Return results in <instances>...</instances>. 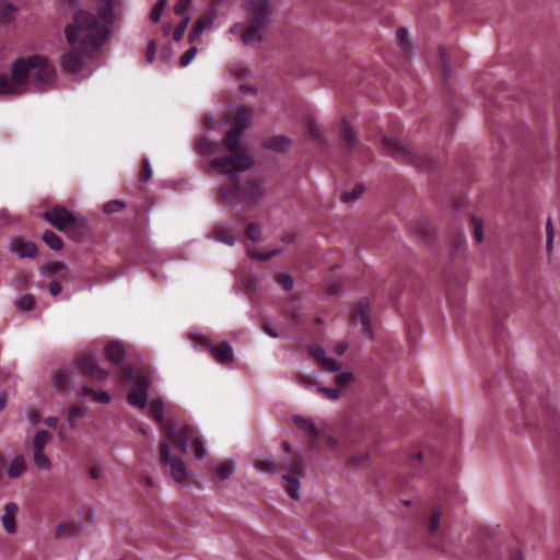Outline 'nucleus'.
I'll list each match as a JSON object with an SVG mask.
<instances>
[{
    "instance_id": "obj_1",
    "label": "nucleus",
    "mask_w": 560,
    "mask_h": 560,
    "mask_svg": "<svg viewBox=\"0 0 560 560\" xmlns=\"http://www.w3.org/2000/svg\"><path fill=\"white\" fill-rule=\"evenodd\" d=\"M74 5L78 0H62ZM121 0H98L97 15L79 11L74 22L67 26L66 36L71 49L61 57V67L65 72L79 73L84 65L85 57H92L109 37L116 11Z\"/></svg>"
},
{
    "instance_id": "obj_2",
    "label": "nucleus",
    "mask_w": 560,
    "mask_h": 560,
    "mask_svg": "<svg viewBox=\"0 0 560 560\" xmlns=\"http://www.w3.org/2000/svg\"><path fill=\"white\" fill-rule=\"evenodd\" d=\"M253 163L250 155L222 156L211 160V166L220 168L233 184V188H221V197L225 205L233 207L244 203L253 207L265 195L264 180L260 177L248 175L241 179V174L248 171Z\"/></svg>"
},
{
    "instance_id": "obj_3",
    "label": "nucleus",
    "mask_w": 560,
    "mask_h": 560,
    "mask_svg": "<svg viewBox=\"0 0 560 560\" xmlns=\"http://www.w3.org/2000/svg\"><path fill=\"white\" fill-rule=\"evenodd\" d=\"M55 69L45 57L20 58L11 66V77L0 73V96L24 93L28 80L38 90H44L55 81Z\"/></svg>"
},
{
    "instance_id": "obj_4",
    "label": "nucleus",
    "mask_w": 560,
    "mask_h": 560,
    "mask_svg": "<svg viewBox=\"0 0 560 560\" xmlns=\"http://www.w3.org/2000/svg\"><path fill=\"white\" fill-rule=\"evenodd\" d=\"M243 9L248 14L247 28L243 30L241 23H234L230 34H241L245 46H255L264 40V34L271 24L272 5L270 0H242Z\"/></svg>"
},
{
    "instance_id": "obj_5",
    "label": "nucleus",
    "mask_w": 560,
    "mask_h": 560,
    "mask_svg": "<svg viewBox=\"0 0 560 560\" xmlns=\"http://www.w3.org/2000/svg\"><path fill=\"white\" fill-rule=\"evenodd\" d=\"M160 457L164 466L168 467L171 477L177 483H182L190 477L186 462L172 454L168 441L162 440L160 443Z\"/></svg>"
},
{
    "instance_id": "obj_6",
    "label": "nucleus",
    "mask_w": 560,
    "mask_h": 560,
    "mask_svg": "<svg viewBox=\"0 0 560 560\" xmlns=\"http://www.w3.org/2000/svg\"><path fill=\"white\" fill-rule=\"evenodd\" d=\"M150 385V378L142 370V409L147 407V416L154 420L159 427L161 433H164V431L171 425V422H166L164 420V401L161 398H153L151 401H148L149 394H148V387Z\"/></svg>"
},
{
    "instance_id": "obj_7",
    "label": "nucleus",
    "mask_w": 560,
    "mask_h": 560,
    "mask_svg": "<svg viewBox=\"0 0 560 560\" xmlns=\"http://www.w3.org/2000/svg\"><path fill=\"white\" fill-rule=\"evenodd\" d=\"M383 152L387 155L410 162L418 167H429L430 163L425 155H420L407 147L401 144L398 140L393 138H384L382 141Z\"/></svg>"
},
{
    "instance_id": "obj_8",
    "label": "nucleus",
    "mask_w": 560,
    "mask_h": 560,
    "mask_svg": "<svg viewBox=\"0 0 560 560\" xmlns=\"http://www.w3.org/2000/svg\"><path fill=\"white\" fill-rule=\"evenodd\" d=\"M117 377L124 385L133 386L127 400L131 406L140 408V374L131 365H125L119 370Z\"/></svg>"
},
{
    "instance_id": "obj_9",
    "label": "nucleus",
    "mask_w": 560,
    "mask_h": 560,
    "mask_svg": "<svg viewBox=\"0 0 560 560\" xmlns=\"http://www.w3.org/2000/svg\"><path fill=\"white\" fill-rule=\"evenodd\" d=\"M162 435L164 436L163 440H171L182 453H186L189 443L191 444L197 438L192 427L185 424L182 428L176 429L173 423L168 425Z\"/></svg>"
},
{
    "instance_id": "obj_10",
    "label": "nucleus",
    "mask_w": 560,
    "mask_h": 560,
    "mask_svg": "<svg viewBox=\"0 0 560 560\" xmlns=\"http://www.w3.org/2000/svg\"><path fill=\"white\" fill-rule=\"evenodd\" d=\"M43 219L59 231H66L75 224L74 214L65 206H55L43 213Z\"/></svg>"
},
{
    "instance_id": "obj_11",
    "label": "nucleus",
    "mask_w": 560,
    "mask_h": 560,
    "mask_svg": "<svg viewBox=\"0 0 560 560\" xmlns=\"http://www.w3.org/2000/svg\"><path fill=\"white\" fill-rule=\"evenodd\" d=\"M81 371L88 375L92 381H105L109 373L101 368L94 355H84L79 361Z\"/></svg>"
},
{
    "instance_id": "obj_12",
    "label": "nucleus",
    "mask_w": 560,
    "mask_h": 560,
    "mask_svg": "<svg viewBox=\"0 0 560 560\" xmlns=\"http://www.w3.org/2000/svg\"><path fill=\"white\" fill-rule=\"evenodd\" d=\"M205 346L219 364L225 365L234 361V351L228 341H223L219 345L208 341Z\"/></svg>"
},
{
    "instance_id": "obj_13",
    "label": "nucleus",
    "mask_w": 560,
    "mask_h": 560,
    "mask_svg": "<svg viewBox=\"0 0 560 560\" xmlns=\"http://www.w3.org/2000/svg\"><path fill=\"white\" fill-rule=\"evenodd\" d=\"M353 322L360 323L362 325L363 332L365 335H368L369 337H372L373 331H372V325H371V320H370V305H369L368 301L363 300L357 304Z\"/></svg>"
},
{
    "instance_id": "obj_14",
    "label": "nucleus",
    "mask_w": 560,
    "mask_h": 560,
    "mask_svg": "<svg viewBox=\"0 0 560 560\" xmlns=\"http://www.w3.org/2000/svg\"><path fill=\"white\" fill-rule=\"evenodd\" d=\"M10 249L21 258H33L37 254V246L22 237H14L10 243Z\"/></svg>"
},
{
    "instance_id": "obj_15",
    "label": "nucleus",
    "mask_w": 560,
    "mask_h": 560,
    "mask_svg": "<svg viewBox=\"0 0 560 560\" xmlns=\"http://www.w3.org/2000/svg\"><path fill=\"white\" fill-rule=\"evenodd\" d=\"M280 469L289 471L291 476L304 477L306 474V466L302 456H295L282 462Z\"/></svg>"
},
{
    "instance_id": "obj_16",
    "label": "nucleus",
    "mask_w": 560,
    "mask_h": 560,
    "mask_svg": "<svg viewBox=\"0 0 560 560\" xmlns=\"http://www.w3.org/2000/svg\"><path fill=\"white\" fill-rule=\"evenodd\" d=\"M292 145L290 138L283 135L273 136L265 141L264 148L277 153L287 152Z\"/></svg>"
},
{
    "instance_id": "obj_17",
    "label": "nucleus",
    "mask_w": 560,
    "mask_h": 560,
    "mask_svg": "<svg viewBox=\"0 0 560 560\" xmlns=\"http://www.w3.org/2000/svg\"><path fill=\"white\" fill-rule=\"evenodd\" d=\"M105 357L113 365L120 364L125 358V349L122 343L118 341H110L105 347Z\"/></svg>"
},
{
    "instance_id": "obj_18",
    "label": "nucleus",
    "mask_w": 560,
    "mask_h": 560,
    "mask_svg": "<svg viewBox=\"0 0 560 560\" xmlns=\"http://www.w3.org/2000/svg\"><path fill=\"white\" fill-rule=\"evenodd\" d=\"M243 131L233 128L229 132H226L223 139V145L231 152L229 156L235 155H246L245 153H240V138Z\"/></svg>"
},
{
    "instance_id": "obj_19",
    "label": "nucleus",
    "mask_w": 560,
    "mask_h": 560,
    "mask_svg": "<svg viewBox=\"0 0 560 560\" xmlns=\"http://www.w3.org/2000/svg\"><path fill=\"white\" fill-rule=\"evenodd\" d=\"M18 511H19V508L13 502H9L4 505V514L1 520H2L4 529L9 534H14L16 532L15 515H16Z\"/></svg>"
},
{
    "instance_id": "obj_20",
    "label": "nucleus",
    "mask_w": 560,
    "mask_h": 560,
    "mask_svg": "<svg viewBox=\"0 0 560 560\" xmlns=\"http://www.w3.org/2000/svg\"><path fill=\"white\" fill-rule=\"evenodd\" d=\"M81 532V524L79 522H66L57 526L55 537L57 539L70 538L77 536Z\"/></svg>"
},
{
    "instance_id": "obj_21",
    "label": "nucleus",
    "mask_w": 560,
    "mask_h": 560,
    "mask_svg": "<svg viewBox=\"0 0 560 560\" xmlns=\"http://www.w3.org/2000/svg\"><path fill=\"white\" fill-rule=\"evenodd\" d=\"M253 118V110L248 107H240L236 112L233 128L245 131L249 126Z\"/></svg>"
},
{
    "instance_id": "obj_22",
    "label": "nucleus",
    "mask_w": 560,
    "mask_h": 560,
    "mask_svg": "<svg viewBox=\"0 0 560 560\" xmlns=\"http://www.w3.org/2000/svg\"><path fill=\"white\" fill-rule=\"evenodd\" d=\"M213 26V19L210 18V16H202L200 19L197 20L189 37H188V42L189 43H195L198 40V38L200 37V35L206 31V30H210L212 28Z\"/></svg>"
},
{
    "instance_id": "obj_23",
    "label": "nucleus",
    "mask_w": 560,
    "mask_h": 560,
    "mask_svg": "<svg viewBox=\"0 0 560 560\" xmlns=\"http://www.w3.org/2000/svg\"><path fill=\"white\" fill-rule=\"evenodd\" d=\"M292 421L299 430H301L314 438H316L318 435V431H317L316 424L313 419L306 418L303 416H294L292 418Z\"/></svg>"
},
{
    "instance_id": "obj_24",
    "label": "nucleus",
    "mask_w": 560,
    "mask_h": 560,
    "mask_svg": "<svg viewBox=\"0 0 560 560\" xmlns=\"http://www.w3.org/2000/svg\"><path fill=\"white\" fill-rule=\"evenodd\" d=\"M340 133L343 143L349 148H354L358 144L355 131L347 120L342 121Z\"/></svg>"
},
{
    "instance_id": "obj_25",
    "label": "nucleus",
    "mask_w": 560,
    "mask_h": 560,
    "mask_svg": "<svg viewBox=\"0 0 560 560\" xmlns=\"http://www.w3.org/2000/svg\"><path fill=\"white\" fill-rule=\"evenodd\" d=\"M300 478L301 477L291 476L289 474L282 475V480L288 482L285 491L290 495V498L295 501L300 500Z\"/></svg>"
},
{
    "instance_id": "obj_26",
    "label": "nucleus",
    "mask_w": 560,
    "mask_h": 560,
    "mask_svg": "<svg viewBox=\"0 0 560 560\" xmlns=\"http://www.w3.org/2000/svg\"><path fill=\"white\" fill-rule=\"evenodd\" d=\"M234 470L235 464L231 460L219 463L211 469L212 474L220 479L229 478L234 472Z\"/></svg>"
},
{
    "instance_id": "obj_27",
    "label": "nucleus",
    "mask_w": 560,
    "mask_h": 560,
    "mask_svg": "<svg viewBox=\"0 0 560 560\" xmlns=\"http://www.w3.org/2000/svg\"><path fill=\"white\" fill-rule=\"evenodd\" d=\"M54 386L58 392H65L70 386V373L67 370H60L54 375Z\"/></svg>"
},
{
    "instance_id": "obj_28",
    "label": "nucleus",
    "mask_w": 560,
    "mask_h": 560,
    "mask_svg": "<svg viewBox=\"0 0 560 560\" xmlns=\"http://www.w3.org/2000/svg\"><path fill=\"white\" fill-rule=\"evenodd\" d=\"M52 435L50 432L40 430L36 432L33 439V448L34 451L44 452L45 446L51 441Z\"/></svg>"
},
{
    "instance_id": "obj_29",
    "label": "nucleus",
    "mask_w": 560,
    "mask_h": 560,
    "mask_svg": "<svg viewBox=\"0 0 560 560\" xmlns=\"http://www.w3.org/2000/svg\"><path fill=\"white\" fill-rule=\"evenodd\" d=\"M26 470V464L22 456L13 458L9 466L8 475L10 478H18Z\"/></svg>"
},
{
    "instance_id": "obj_30",
    "label": "nucleus",
    "mask_w": 560,
    "mask_h": 560,
    "mask_svg": "<svg viewBox=\"0 0 560 560\" xmlns=\"http://www.w3.org/2000/svg\"><path fill=\"white\" fill-rule=\"evenodd\" d=\"M255 468L262 472L276 474L280 470V465H278L272 458L266 457L257 460L255 463Z\"/></svg>"
},
{
    "instance_id": "obj_31",
    "label": "nucleus",
    "mask_w": 560,
    "mask_h": 560,
    "mask_svg": "<svg viewBox=\"0 0 560 560\" xmlns=\"http://www.w3.org/2000/svg\"><path fill=\"white\" fill-rule=\"evenodd\" d=\"M43 241L54 250H59L63 246L62 238L50 230L43 233Z\"/></svg>"
},
{
    "instance_id": "obj_32",
    "label": "nucleus",
    "mask_w": 560,
    "mask_h": 560,
    "mask_svg": "<svg viewBox=\"0 0 560 560\" xmlns=\"http://www.w3.org/2000/svg\"><path fill=\"white\" fill-rule=\"evenodd\" d=\"M0 22L2 24L10 23L16 12V8L13 4L8 3L7 0H0Z\"/></svg>"
},
{
    "instance_id": "obj_33",
    "label": "nucleus",
    "mask_w": 560,
    "mask_h": 560,
    "mask_svg": "<svg viewBox=\"0 0 560 560\" xmlns=\"http://www.w3.org/2000/svg\"><path fill=\"white\" fill-rule=\"evenodd\" d=\"M364 192V187L362 184H357L350 191H345L340 196V200L343 203H349L358 200Z\"/></svg>"
},
{
    "instance_id": "obj_34",
    "label": "nucleus",
    "mask_w": 560,
    "mask_h": 560,
    "mask_svg": "<svg viewBox=\"0 0 560 560\" xmlns=\"http://www.w3.org/2000/svg\"><path fill=\"white\" fill-rule=\"evenodd\" d=\"M408 30L406 27H399L397 30V37L399 40L400 48L404 50V52L407 56H410L412 54V45L410 40L408 39Z\"/></svg>"
},
{
    "instance_id": "obj_35",
    "label": "nucleus",
    "mask_w": 560,
    "mask_h": 560,
    "mask_svg": "<svg viewBox=\"0 0 560 560\" xmlns=\"http://www.w3.org/2000/svg\"><path fill=\"white\" fill-rule=\"evenodd\" d=\"M281 254V250L280 249H271V250H267V252H264V253H260L258 250H255V249H249L248 250V256L252 258V259H255V260H259V261H267L278 255Z\"/></svg>"
},
{
    "instance_id": "obj_36",
    "label": "nucleus",
    "mask_w": 560,
    "mask_h": 560,
    "mask_svg": "<svg viewBox=\"0 0 560 560\" xmlns=\"http://www.w3.org/2000/svg\"><path fill=\"white\" fill-rule=\"evenodd\" d=\"M33 459H34V463L35 465L39 468V469H49L51 467V463H50V459L48 458V456L44 453V452H39V451H34V454H33Z\"/></svg>"
},
{
    "instance_id": "obj_37",
    "label": "nucleus",
    "mask_w": 560,
    "mask_h": 560,
    "mask_svg": "<svg viewBox=\"0 0 560 560\" xmlns=\"http://www.w3.org/2000/svg\"><path fill=\"white\" fill-rule=\"evenodd\" d=\"M247 237L253 242H259L262 240L261 226L257 223H250L246 229Z\"/></svg>"
},
{
    "instance_id": "obj_38",
    "label": "nucleus",
    "mask_w": 560,
    "mask_h": 560,
    "mask_svg": "<svg viewBox=\"0 0 560 560\" xmlns=\"http://www.w3.org/2000/svg\"><path fill=\"white\" fill-rule=\"evenodd\" d=\"M317 393L323 394L330 400H337L340 398L342 390L340 388H330L326 386H317Z\"/></svg>"
},
{
    "instance_id": "obj_39",
    "label": "nucleus",
    "mask_w": 560,
    "mask_h": 560,
    "mask_svg": "<svg viewBox=\"0 0 560 560\" xmlns=\"http://www.w3.org/2000/svg\"><path fill=\"white\" fill-rule=\"evenodd\" d=\"M441 521V511L435 509L432 511L431 516L429 518V533L434 535L440 528Z\"/></svg>"
},
{
    "instance_id": "obj_40",
    "label": "nucleus",
    "mask_w": 560,
    "mask_h": 560,
    "mask_svg": "<svg viewBox=\"0 0 560 560\" xmlns=\"http://www.w3.org/2000/svg\"><path fill=\"white\" fill-rule=\"evenodd\" d=\"M190 18H185L180 23L176 25V27L173 31V39L175 42H179L183 39L184 34L187 30V26L189 24Z\"/></svg>"
},
{
    "instance_id": "obj_41",
    "label": "nucleus",
    "mask_w": 560,
    "mask_h": 560,
    "mask_svg": "<svg viewBox=\"0 0 560 560\" xmlns=\"http://www.w3.org/2000/svg\"><path fill=\"white\" fill-rule=\"evenodd\" d=\"M35 305L34 296L31 294H25L19 299L16 302V306L21 311H31Z\"/></svg>"
},
{
    "instance_id": "obj_42",
    "label": "nucleus",
    "mask_w": 560,
    "mask_h": 560,
    "mask_svg": "<svg viewBox=\"0 0 560 560\" xmlns=\"http://www.w3.org/2000/svg\"><path fill=\"white\" fill-rule=\"evenodd\" d=\"M439 56H440V61H441V65H442V69L444 71L445 75L447 77L451 73L450 52H448V50L446 48L440 47Z\"/></svg>"
},
{
    "instance_id": "obj_43",
    "label": "nucleus",
    "mask_w": 560,
    "mask_h": 560,
    "mask_svg": "<svg viewBox=\"0 0 560 560\" xmlns=\"http://www.w3.org/2000/svg\"><path fill=\"white\" fill-rule=\"evenodd\" d=\"M83 416H84V409L82 407H80L79 405H73L70 408L68 420H69V423L72 429L75 427L77 420Z\"/></svg>"
},
{
    "instance_id": "obj_44",
    "label": "nucleus",
    "mask_w": 560,
    "mask_h": 560,
    "mask_svg": "<svg viewBox=\"0 0 560 560\" xmlns=\"http://www.w3.org/2000/svg\"><path fill=\"white\" fill-rule=\"evenodd\" d=\"M277 282L287 291H291L294 287V279L288 273L277 275Z\"/></svg>"
},
{
    "instance_id": "obj_45",
    "label": "nucleus",
    "mask_w": 560,
    "mask_h": 560,
    "mask_svg": "<svg viewBox=\"0 0 560 560\" xmlns=\"http://www.w3.org/2000/svg\"><path fill=\"white\" fill-rule=\"evenodd\" d=\"M191 445L194 447L196 458L205 459L208 453L205 443L200 439L196 438Z\"/></svg>"
},
{
    "instance_id": "obj_46",
    "label": "nucleus",
    "mask_w": 560,
    "mask_h": 560,
    "mask_svg": "<svg viewBox=\"0 0 560 560\" xmlns=\"http://www.w3.org/2000/svg\"><path fill=\"white\" fill-rule=\"evenodd\" d=\"M165 4H166V0H159L154 8L152 9L151 13H150V19L152 22H158L160 21L161 19V15H162V12L165 8Z\"/></svg>"
},
{
    "instance_id": "obj_47",
    "label": "nucleus",
    "mask_w": 560,
    "mask_h": 560,
    "mask_svg": "<svg viewBox=\"0 0 560 560\" xmlns=\"http://www.w3.org/2000/svg\"><path fill=\"white\" fill-rule=\"evenodd\" d=\"M308 352L317 361L319 362L320 364L325 361V359L327 358L326 357V351L320 348V347H317V346H310L308 347Z\"/></svg>"
},
{
    "instance_id": "obj_48",
    "label": "nucleus",
    "mask_w": 560,
    "mask_h": 560,
    "mask_svg": "<svg viewBox=\"0 0 560 560\" xmlns=\"http://www.w3.org/2000/svg\"><path fill=\"white\" fill-rule=\"evenodd\" d=\"M197 51L198 49L196 47H191L187 51H185L179 59V66L183 68L188 66L191 62V60L196 57Z\"/></svg>"
},
{
    "instance_id": "obj_49",
    "label": "nucleus",
    "mask_w": 560,
    "mask_h": 560,
    "mask_svg": "<svg viewBox=\"0 0 560 560\" xmlns=\"http://www.w3.org/2000/svg\"><path fill=\"white\" fill-rule=\"evenodd\" d=\"M125 207V203L119 200H112L104 205L105 213H114L120 211Z\"/></svg>"
},
{
    "instance_id": "obj_50",
    "label": "nucleus",
    "mask_w": 560,
    "mask_h": 560,
    "mask_svg": "<svg viewBox=\"0 0 560 560\" xmlns=\"http://www.w3.org/2000/svg\"><path fill=\"white\" fill-rule=\"evenodd\" d=\"M324 370L329 372H338L341 369V364L334 358H326L322 363Z\"/></svg>"
},
{
    "instance_id": "obj_51",
    "label": "nucleus",
    "mask_w": 560,
    "mask_h": 560,
    "mask_svg": "<svg viewBox=\"0 0 560 560\" xmlns=\"http://www.w3.org/2000/svg\"><path fill=\"white\" fill-rule=\"evenodd\" d=\"M546 234H547V249L550 250L552 248L553 240L556 236L551 219H548V221L546 223Z\"/></svg>"
},
{
    "instance_id": "obj_52",
    "label": "nucleus",
    "mask_w": 560,
    "mask_h": 560,
    "mask_svg": "<svg viewBox=\"0 0 560 560\" xmlns=\"http://www.w3.org/2000/svg\"><path fill=\"white\" fill-rule=\"evenodd\" d=\"M474 225V236L477 243H481L483 241V232H482V222L476 218L472 219Z\"/></svg>"
},
{
    "instance_id": "obj_53",
    "label": "nucleus",
    "mask_w": 560,
    "mask_h": 560,
    "mask_svg": "<svg viewBox=\"0 0 560 560\" xmlns=\"http://www.w3.org/2000/svg\"><path fill=\"white\" fill-rule=\"evenodd\" d=\"M353 381V375L350 372H342L336 376V383L339 386H345Z\"/></svg>"
},
{
    "instance_id": "obj_54",
    "label": "nucleus",
    "mask_w": 560,
    "mask_h": 560,
    "mask_svg": "<svg viewBox=\"0 0 560 560\" xmlns=\"http://www.w3.org/2000/svg\"><path fill=\"white\" fill-rule=\"evenodd\" d=\"M192 0H178L175 4L174 11L176 14H183L191 4Z\"/></svg>"
},
{
    "instance_id": "obj_55",
    "label": "nucleus",
    "mask_w": 560,
    "mask_h": 560,
    "mask_svg": "<svg viewBox=\"0 0 560 560\" xmlns=\"http://www.w3.org/2000/svg\"><path fill=\"white\" fill-rule=\"evenodd\" d=\"M94 400L101 404H108L110 401V396L105 390H98L94 393Z\"/></svg>"
},
{
    "instance_id": "obj_56",
    "label": "nucleus",
    "mask_w": 560,
    "mask_h": 560,
    "mask_svg": "<svg viewBox=\"0 0 560 560\" xmlns=\"http://www.w3.org/2000/svg\"><path fill=\"white\" fill-rule=\"evenodd\" d=\"M348 347H349V343L347 341L342 340V341L336 342L334 345L332 350L338 355H342L347 351Z\"/></svg>"
},
{
    "instance_id": "obj_57",
    "label": "nucleus",
    "mask_w": 560,
    "mask_h": 560,
    "mask_svg": "<svg viewBox=\"0 0 560 560\" xmlns=\"http://www.w3.org/2000/svg\"><path fill=\"white\" fill-rule=\"evenodd\" d=\"M307 130H308V133L312 138L316 139L319 137L320 135V131H319V127L316 122H310L308 126H307Z\"/></svg>"
},
{
    "instance_id": "obj_58",
    "label": "nucleus",
    "mask_w": 560,
    "mask_h": 560,
    "mask_svg": "<svg viewBox=\"0 0 560 560\" xmlns=\"http://www.w3.org/2000/svg\"><path fill=\"white\" fill-rule=\"evenodd\" d=\"M61 290H62V287H61L60 282L55 280L49 283V292L52 296L58 295L61 292Z\"/></svg>"
},
{
    "instance_id": "obj_59",
    "label": "nucleus",
    "mask_w": 560,
    "mask_h": 560,
    "mask_svg": "<svg viewBox=\"0 0 560 560\" xmlns=\"http://www.w3.org/2000/svg\"><path fill=\"white\" fill-rule=\"evenodd\" d=\"M66 268H67V266L61 261H54L48 266L49 271L52 273L65 270Z\"/></svg>"
},
{
    "instance_id": "obj_60",
    "label": "nucleus",
    "mask_w": 560,
    "mask_h": 560,
    "mask_svg": "<svg viewBox=\"0 0 560 560\" xmlns=\"http://www.w3.org/2000/svg\"><path fill=\"white\" fill-rule=\"evenodd\" d=\"M155 44L154 42H151L148 44V47H147V60L148 62H152L154 60V55H155Z\"/></svg>"
},
{
    "instance_id": "obj_61",
    "label": "nucleus",
    "mask_w": 560,
    "mask_h": 560,
    "mask_svg": "<svg viewBox=\"0 0 560 560\" xmlns=\"http://www.w3.org/2000/svg\"><path fill=\"white\" fill-rule=\"evenodd\" d=\"M281 242L284 243V244H292L295 242L296 240V234L295 233H291V232H288V233H283L280 237Z\"/></svg>"
},
{
    "instance_id": "obj_62",
    "label": "nucleus",
    "mask_w": 560,
    "mask_h": 560,
    "mask_svg": "<svg viewBox=\"0 0 560 560\" xmlns=\"http://www.w3.org/2000/svg\"><path fill=\"white\" fill-rule=\"evenodd\" d=\"M152 176V171H151V167L149 165V163H143L142 164V182H147L151 178Z\"/></svg>"
},
{
    "instance_id": "obj_63",
    "label": "nucleus",
    "mask_w": 560,
    "mask_h": 560,
    "mask_svg": "<svg viewBox=\"0 0 560 560\" xmlns=\"http://www.w3.org/2000/svg\"><path fill=\"white\" fill-rule=\"evenodd\" d=\"M160 59L164 63H168L172 59V50L170 48H164L160 54Z\"/></svg>"
},
{
    "instance_id": "obj_64",
    "label": "nucleus",
    "mask_w": 560,
    "mask_h": 560,
    "mask_svg": "<svg viewBox=\"0 0 560 560\" xmlns=\"http://www.w3.org/2000/svg\"><path fill=\"white\" fill-rule=\"evenodd\" d=\"M89 475L92 479L97 480L102 475V469L98 466H93L89 470Z\"/></svg>"
}]
</instances>
